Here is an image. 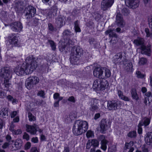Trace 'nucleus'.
I'll list each match as a JSON object with an SVG mask.
<instances>
[{
  "instance_id": "1",
  "label": "nucleus",
  "mask_w": 152,
  "mask_h": 152,
  "mask_svg": "<svg viewBox=\"0 0 152 152\" xmlns=\"http://www.w3.org/2000/svg\"><path fill=\"white\" fill-rule=\"evenodd\" d=\"M104 68L101 67H95L94 69L93 74L94 76L99 78V80H95L93 86V88L96 90H104V77L102 76L103 73Z\"/></svg>"
},
{
  "instance_id": "2",
  "label": "nucleus",
  "mask_w": 152,
  "mask_h": 152,
  "mask_svg": "<svg viewBox=\"0 0 152 152\" xmlns=\"http://www.w3.org/2000/svg\"><path fill=\"white\" fill-rule=\"evenodd\" d=\"M88 127V122L84 121L78 120L75 121L73 127V132L76 136L85 132Z\"/></svg>"
},
{
  "instance_id": "3",
  "label": "nucleus",
  "mask_w": 152,
  "mask_h": 152,
  "mask_svg": "<svg viewBox=\"0 0 152 152\" xmlns=\"http://www.w3.org/2000/svg\"><path fill=\"white\" fill-rule=\"evenodd\" d=\"M37 59L32 55L27 56L26 59V65H24V70L26 74L31 73L37 68L38 63Z\"/></svg>"
},
{
  "instance_id": "4",
  "label": "nucleus",
  "mask_w": 152,
  "mask_h": 152,
  "mask_svg": "<svg viewBox=\"0 0 152 152\" xmlns=\"http://www.w3.org/2000/svg\"><path fill=\"white\" fill-rule=\"evenodd\" d=\"M82 49L79 46H75L71 50L70 62L73 64H75L79 61V58L83 53Z\"/></svg>"
},
{
  "instance_id": "5",
  "label": "nucleus",
  "mask_w": 152,
  "mask_h": 152,
  "mask_svg": "<svg viewBox=\"0 0 152 152\" xmlns=\"http://www.w3.org/2000/svg\"><path fill=\"white\" fill-rule=\"evenodd\" d=\"M75 41H76V39H62L60 41L61 45L59 47L60 51L66 52V49L68 50L69 48H72Z\"/></svg>"
},
{
  "instance_id": "6",
  "label": "nucleus",
  "mask_w": 152,
  "mask_h": 152,
  "mask_svg": "<svg viewBox=\"0 0 152 152\" xmlns=\"http://www.w3.org/2000/svg\"><path fill=\"white\" fill-rule=\"evenodd\" d=\"M142 39H137L134 41V42L137 46H140L141 52L142 54L149 56L151 51V45H148L147 47L146 48Z\"/></svg>"
},
{
  "instance_id": "7",
  "label": "nucleus",
  "mask_w": 152,
  "mask_h": 152,
  "mask_svg": "<svg viewBox=\"0 0 152 152\" xmlns=\"http://www.w3.org/2000/svg\"><path fill=\"white\" fill-rule=\"evenodd\" d=\"M39 81L38 77L36 76H31L28 77L25 83L26 87L28 89H30L33 88Z\"/></svg>"
},
{
  "instance_id": "8",
  "label": "nucleus",
  "mask_w": 152,
  "mask_h": 152,
  "mask_svg": "<svg viewBox=\"0 0 152 152\" xmlns=\"http://www.w3.org/2000/svg\"><path fill=\"white\" fill-rule=\"evenodd\" d=\"M12 70L9 67H4L2 68L0 72V76L4 79H10L12 77Z\"/></svg>"
},
{
  "instance_id": "9",
  "label": "nucleus",
  "mask_w": 152,
  "mask_h": 152,
  "mask_svg": "<svg viewBox=\"0 0 152 152\" xmlns=\"http://www.w3.org/2000/svg\"><path fill=\"white\" fill-rule=\"evenodd\" d=\"M122 103L120 101H109L107 102V107L110 110H115L121 108Z\"/></svg>"
},
{
  "instance_id": "10",
  "label": "nucleus",
  "mask_w": 152,
  "mask_h": 152,
  "mask_svg": "<svg viewBox=\"0 0 152 152\" xmlns=\"http://www.w3.org/2000/svg\"><path fill=\"white\" fill-rule=\"evenodd\" d=\"M25 16L27 19H31L34 17L36 14V9L31 6H28L26 10Z\"/></svg>"
},
{
  "instance_id": "11",
  "label": "nucleus",
  "mask_w": 152,
  "mask_h": 152,
  "mask_svg": "<svg viewBox=\"0 0 152 152\" xmlns=\"http://www.w3.org/2000/svg\"><path fill=\"white\" fill-rule=\"evenodd\" d=\"M11 30L15 32H20L23 28L22 24L20 22H13L10 25Z\"/></svg>"
},
{
  "instance_id": "12",
  "label": "nucleus",
  "mask_w": 152,
  "mask_h": 152,
  "mask_svg": "<svg viewBox=\"0 0 152 152\" xmlns=\"http://www.w3.org/2000/svg\"><path fill=\"white\" fill-rule=\"evenodd\" d=\"M24 68V63L22 64H20L14 69V71L17 75L21 76L26 73Z\"/></svg>"
},
{
  "instance_id": "13",
  "label": "nucleus",
  "mask_w": 152,
  "mask_h": 152,
  "mask_svg": "<svg viewBox=\"0 0 152 152\" xmlns=\"http://www.w3.org/2000/svg\"><path fill=\"white\" fill-rule=\"evenodd\" d=\"M125 1L127 6L133 9L139 6L140 2L139 0H125Z\"/></svg>"
},
{
  "instance_id": "14",
  "label": "nucleus",
  "mask_w": 152,
  "mask_h": 152,
  "mask_svg": "<svg viewBox=\"0 0 152 152\" xmlns=\"http://www.w3.org/2000/svg\"><path fill=\"white\" fill-rule=\"evenodd\" d=\"M57 8L56 6L53 7L50 9L47 10L46 12L47 18H52L57 15Z\"/></svg>"
},
{
  "instance_id": "15",
  "label": "nucleus",
  "mask_w": 152,
  "mask_h": 152,
  "mask_svg": "<svg viewBox=\"0 0 152 152\" xmlns=\"http://www.w3.org/2000/svg\"><path fill=\"white\" fill-rule=\"evenodd\" d=\"M57 8L56 6L53 7L50 9L47 10L46 12L47 18H52L57 15Z\"/></svg>"
},
{
  "instance_id": "16",
  "label": "nucleus",
  "mask_w": 152,
  "mask_h": 152,
  "mask_svg": "<svg viewBox=\"0 0 152 152\" xmlns=\"http://www.w3.org/2000/svg\"><path fill=\"white\" fill-rule=\"evenodd\" d=\"M115 22L118 26L121 27H124L125 24V23L123 20L122 15L119 12L117 13Z\"/></svg>"
},
{
  "instance_id": "17",
  "label": "nucleus",
  "mask_w": 152,
  "mask_h": 152,
  "mask_svg": "<svg viewBox=\"0 0 152 152\" xmlns=\"http://www.w3.org/2000/svg\"><path fill=\"white\" fill-rule=\"evenodd\" d=\"M26 131L27 132H29L32 134H36L37 129L38 128V126L36 124H34L32 126L26 124Z\"/></svg>"
},
{
  "instance_id": "18",
  "label": "nucleus",
  "mask_w": 152,
  "mask_h": 152,
  "mask_svg": "<svg viewBox=\"0 0 152 152\" xmlns=\"http://www.w3.org/2000/svg\"><path fill=\"white\" fill-rule=\"evenodd\" d=\"M91 110L94 111L98 109V100L96 99H93L91 101Z\"/></svg>"
},
{
  "instance_id": "19",
  "label": "nucleus",
  "mask_w": 152,
  "mask_h": 152,
  "mask_svg": "<svg viewBox=\"0 0 152 152\" xmlns=\"http://www.w3.org/2000/svg\"><path fill=\"white\" fill-rule=\"evenodd\" d=\"M145 140L147 144L152 145V132H149L146 134Z\"/></svg>"
},
{
  "instance_id": "20",
  "label": "nucleus",
  "mask_w": 152,
  "mask_h": 152,
  "mask_svg": "<svg viewBox=\"0 0 152 152\" xmlns=\"http://www.w3.org/2000/svg\"><path fill=\"white\" fill-rule=\"evenodd\" d=\"M98 130L100 132L103 133L104 131V119H102L99 124V126L98 128Z\"/></svg>"
},
{
  "instance_id": "21",
  "label": "nucleus",
  "mask_w": 152,
  "mask_h": 152,
  "mask_svg": "<svg viewBox=\"0 0 152 152\" xmlns=\"http://www.w3.org/2000/svg\"><path fill=\"white\" fill-rule=\"evenodd\" d=\"M8 41L10 43L15 46H20V41L18 39H10Z\"/></svg>"
},
{
  "instance_id": "22",
  "label": "nucleus",
  "mask_w": 152,
  "mask_h": 152,
  "mask_svg": "<svg viewBox=\"0 0 152 152\" xmlns=\"http://www.w3.org/2000/svg\"><path fill=\"white\" fill-rule=\"evenodd\" d=\"M0 115L1 117L6 118V116L8 115V109L7 108H3L0 111Z\"/></svg>"
},
{
  "instance_id": "23",
  "label": "nucleus",
  "mask_w": 152,
  "mask_h": 152,
  "mask_svg": "<svg viewBox=\"0 0 152 152\" xmlns=\"http://www.w3.org/2000/svg\"><path fill=\"white\" fill-rule=\"evenodd\" d=\"M114 2V0H105V10L111 7Z\"/></svg>"
},
{
  "instance_id": "24",
  "label": "nucleus",
  "mask_w": 152,
  "mask_h": 152,
  "mask_svg": "<svg viewBox=\"0 0 152 152\" xmlns=\"http://www.w3.org/2000/svg\"><path fill=\"white\" fill-rule=\"evenodd\" d=\"M113 30L108 29L106 31V34H109V37H110L116 38L117 37L116 34L113 32Z\"/></svg>"
},
{
  "instance_id": "25",
  "label": "nucleus",
  "mask_w": 152,
  "mask_h": 152,
  "mask_svg": "<svg viewBox=\"0 0 152 152\" xmlns=\"http://www.w3.org/2000/svg\"><path fill=\"white\" fill-rule=\"evenodd\" d=\"M150 118H145L141 121H140V122H141V124H143V126L144 125L145 126L149 124L150 122Z\"/></svg>"
},
{
  "instance_id": "26",
  "label": "nucleus",
  "mask_w": 152,
  "mask_h": 152,
  "mask_svg": "<svg viewBox=\"0 0 152 152\" xmlns=\"http://www.w3.org/2000/svg\"><path fill=\"white\" fill-rule=\"evenodd\" d=\"M118 94L120 98L125 101H129V99L127 97L124 96L122 92L120 91H118Z\"/></svg>"
},
{
  "instance_id": "27",
  "label": "nucleus",
  "mask_w": 152,
  "mask_h": 152,
  "mask_svg": "<svg viewBox=\"0 0 152 152\" xmlns=\"http://www.w3.org/2000/svg\"><path fill=\"white\" fill-rule=\"evenodd\" d=\"M72 35V34L68 30H66L63 33V35L64 37H71Z\"/></svg>"
},
{
  "instance_id": "28",
  "label": "nucleus",
  "mask_w": 152,
  "mask_h": 152,
  "mask_svg": "<svg viewBox=\"0 0 152 152\" xmlns=\"http://www.w3.org/2000/svg\"><path fill=\"white\" fill-rule=\"evenodd\" d=\"M99 140H101V148L103 150H104V136L103 135H101L99 137Z\"/></svg>"
},
{
  "instance_id": "29",
  "label": "nucleus",
  "mask_w": 152,
  "mask_h": 152,
  "mask_svg": "<svg viewBox=\"0 0 152 152\" xmlns=\"http://www.w3.org/2000/svg\"><path fill=\"white\" fill-rule=\"evenodd\" d=\"M63 19L61 16H58L56 19V23L58 24V26H61L63 24Z\"/></svg>"
},
{
  "instance_id": "30",
  "label": "nucleus",
  "mask_w": 152,
  "mask_h": 152,
  "mask_svg": "<svg viewBox=\"0 0 152 152\" xmlns=\"http://www.w3.org/2000/svg\"><path fill=\"white\" fill-rule=\"evenodd\" d=\"M74 28L75 31L77 32H80L81 31V30L79 27V22L78 20L75 21L74 22Z\"/></svg>"
},
{
  "instance_id": "31",
  "label": "nucleus",
  "mask_w": 152,
  "mask_h": 152,
  "mask_svg": "<svg viewBox=\"0 0 152 152\" xmlns=\"http://www.w3.org/2000/svg\"><path fill=\"white\" fill-rule=\"evenodd\" d=\"M10 79L6 78L4 79V85L5 88H8L10 87H11V84L9 82V79Z\"/></svg>"
},
{
  "instance_id": "32",
  "label": "nucleus",
  "mask_w": 152,
  "mask_h": 152,
  "mask_svg": "<svg viewBox=\"0 0 152 152\" xmlns=\"http://www.w3.org/2000/svg\"><path fill=\"white\" fill-rule=\"evenodd\" d=\"M131 94L132 97L134 99L136 100H137L138 99V97L135 89H134L132 90Z\"/></svg>"
},
{
  "instance_id": "33",
  "label": "nucleus",
  "mask_w": 152,
  "mask_h": 152,
  "mask_svg": "<svg viewBox=\"0 0 152 152\" xmlns=\"http://www.w3.org/2000/svg\"><path fill=\"white\" fill-rule=\"evenodd\" d=\"M90 140L91 145L95 147H97L99 145V142L97 140L93 139Z\"/></svg>"
},
{
  "instance_id": "34",
  "label": "nucleus",
  "mask_w": 152,
  "mask_h": 152,
  "mask_svg": "<svg viewBox=\"0 0 152 152\" xmlns=\"http://www.w3.org/2000/svg\"><path fill=\"white\" fill-rule=\"evenodd\" d=\"M48 43L50 45L52 49L53 50H55L56 49V46L55 42L52 40H49Z\"/></svg>"
},
{
  "instance_id": "35",
  "label": "nucleus",
  "mask_w": 152,
  "mask_h": 152,
  "mask_svg": "<svg viewBox=\"0 0 152 152\" xmlns=\"http://www.w3.org/2000/svg\"><path fill=\"white\" fill-rule=\"evenodd\" d=\"M48 27L49 29L51 31L53 32L56 31L57 30L56 28L55 27H54L51 23H48Z\"/></svg>"
},
{
  "instance_id": "36",
  "label": "nucleus",
  "mask_w": 152,
  "mask_h": 152,
  "mask_svg": "<svg viewBox=\"0 0 152 152\" xmlns=\"http://www.w3.org/2000/svg\"><path fill=\"white\" fill-rule=\"evenodd\" d=\"M133 145V142L131 141L129 143H126L125 144V146L124 148L126 149L130 148Z\"/></svg>"
},
{
  "instance_id": "37",
  "label": "nucleus",
  "mask_w": 152,
  "mask_h": 152,
  "mask_svg": "<svg viewBox=\"0 0 152 152\" xmlns=\"http://www.w3.org/2000/svg\"><path fill=\"white\" fill-rule=\"evenodd\" d=\"M28 117L30 121H34L35 120V117L31 113H28Z\"/></svg>"
},
{
  "instance_id": "38",
  "label": "nucleus",
  "mask_w": 152,
  "mask_h": 152,
  "mask_svg": "<svg viewBox=\"0 0 152 152\" xmlns=\"http://www.w3.org/2000/svg\"><path fill=\"white\" fill-rule=\"evenodd\" d=\"M151 93L150 92H148L147 93H146V96L148 97H145V100L144 101L145 103V104H147V100H148V102L149 104H150V102L148 100V99L149 98V97L151 96Z\"/></svg>"
},
{
  "instance_id": "39",
  "label": "nucleus",
  "mask_w": 152,
  "mask_h": 152,
  "mask_svg": "<svg viewBox=\"0 0 152 152\" xmlns=\"http://www.w3.org/2000/svg\"><path fill=\"white\" fill-rule=\"evenodd\" d=\"M75 117L73 116L72 115H70L68 116H66L65 117V120L67 122L71 121L72 119H73Z\"/></svg>"
},
{
  "instance_id": "40",
  "label": "nucleus",
  "mask_w": 152,
  "mask_h": 152,
  "mask_svg": "<svg viewBox=\"0 0 152 152\" xmlns=\"http://www.w3.org/2000/svg\"><path fill=\"white\" fill-rule=\"evenodd\" d=\"M136 132L135 131H133L129 132L128 134V136L129 137H136Z\"/></svg>"
},
{
  "instance_id": "41",
  "label": "nucleus",
  "mask_w": 152,
  "mask_h": 152,
  "mask_svg": "<svg viewBox=\"0 0 152 152\" xmlns=\"http://www.w3.org/2000/svg\"><path fill=\"white\" fill-rule=\"evenodd\" d=\"M15 127V125L13 124V122H11L10 125L9 126V129L12 132V133L14 131V128Z\"/></svg>"
},
{
  "instance_id": "42",
  "label": "nucleus",
  "mask_w": 152,
  "mask_h": 152,
  "mask_svg": "<svg viewBox=\"0 0 152 152\" xmlns=\"http://www.w3.org/2000/svg\"><path fill=\"white\" fill-rule=\"evenodd\" d=\"M136 75L137 77L141 78L144 77L145 76L144 74H142L141 72L139 71H136Z\"/></svg>"
},
{
  "instance_id": "43",
  "label": "nucleus",
  "mask_w": 152,
  "mask_h": 152,
  "mask_svg": "<svg viewBox=\"0 0 152 152\" xmlns=\"http://www.w3.org/2000/svg\"><path fill=\"white\" fill-rule=\"evenodd\" d=\"M148 22L149 27L151 28L152 31V15L149 16ZM151 34L152 35V33Z\"/></svg>"
},
{
  "instance_id": "44",
  "label": "nucleus",
  "mask_w": 152,
  "mask_h": 152,
  "mask_svg": "<svg viewBox=\"0 0 152 152\" xmlns=\"http://www.w3.org/2000/svg\"><path fill=\"white\" fill-rule=\"evenodd\" d=\"M94 134L93 132L90 130L88 131L86 134V136L88 138L91 137L92 136H94Z\"/></svg>"
},
{
  "instance_id": "45",
  "label": "nucleus",
  "mask_w": 152,
  "mask_h": 152,
  "mask_svg": "<svg viewBox=\"0 0 152 152\" xmlns=\"http://www.w3.org/2000/svg\"><path fill=\"white\" fill-rule=\"evenodd\" d=\"M147 62L146 59L143 58H140L139 61V64L140 65L144 64Z\"/></svg>"
},
{
  "instance_id": "46",
  "label": "nucleus",
  "mask_w": 152,
  "mask_h": 152,
  "mask_svg": "<svg viewBox=\"0 0 152 152\" xmlns=\"http://www.w3.org/2000/svg\"><path fill=\"white\" fill-rule=\"evenodd\" d=\"M143 126L141 122H140L138 125V132L139 134H141L142 132V129L141 126Z\"/></svg>"
},
{
  "instance_id": "47",
  "label": "nucleus",
  "mask_w": 152,
  "mask_h": 152,
  "mask_svg": "<svg viewBox=\"0 0 152 152\" xmlns=\"http://www.w3.org/2000/svg\"><path fill=\"white\" fill-rule=\"evenodd\" d=\"M19 141H16L15 142L14 145L15 147L16 148V149L20 148L21 146V143L20 142H19Z\"/></svg>"
},
{
  "instance_id": "48",
  "label": "nucleus",
  "mask_w": 152,
  "mask_h": 152,
  "mask_svg": "<svg viewBox=\"0 0 152 152\" xmlns=\"http://www.w3.org/2000/svg\"><path fill=\"white\" fill-rule=\"evenodd\" d=\"M121 12L123 15H127L129 13L128 10L126 8H124L122 10Z\"/></svg>"
},
{
  "instance_id": "49",
  "label": "nucleus",
  "mask_w": 152,
  "mask_h": 152,
  "mask_svg": "<svg viewBox=\"0 0 152 152\" xmlns=\"http://www.w3.org/2000/svg\"><path fill=\"white\" fill-rule=\"evenodd\" d=\"M22 131L20 129H18L17 130H15L14 131L12 132L13 134L18 135L22 133Z\"/></svg>"
},
{
  "instance_id": "50",
  "label": "nucleus",
  "mask_w": 152,
  "mask_h": 152,
  "mask_svg": "<svg viewBox=\"0 0 152 152\" xmlns=\"http://www.w3.org/2000/svg\"><path fill=\"white\" fill-rule=\"evenodd\" d=\"M23 139H26V140L28 141L29 139V136L26 132H24L23 136Z\"/></svg>"
},
{
  "instance_id": "51",
  "label": "nucleus",
  "mask_w": 152,
  "mask_h": 152,
  "mask_svg": "<svg viewBox=\"0 0 152 152\" xmlns=\"http://www.w3.org/2000/svg\"><path fill=\"white\" fill-rule=\"evenodd\" d=\"M111 75V73L110 71L108 69L105 70V77H110Z\"/></svg>"
},
{
  "instance_id": "52",
  "label": "nucleus",
  "mask_w": 152,
  "mask_h": 152,
  "mask_svg": "<svg viewBox=\"0 0 152 152\" xmlns=\"http://www.w3.org/2000/svg\"><path fill=\"white\" fill-rule=\"evenodd\" d=\"M18 34L12 33L9 34V38H16L17 37Z\"/></svg>"
},
{
  "instance_id": "53",
  "label": "nucleus",
  "mask_w": 152,
  "mask_h": 152,
  "mask_svg": "<svg viewBox=\"0 0 152 152\" xmlns=\"http://www.w3.org/2000/svg\"><path fill=\"white\" fill-rule=\"evenodd\" d=\"M18 112L16 111H13L10 115L11 117L12 118H14L15 116H16L17 114L18 113Z\"/></svg>"
},
{
  "instance_id": "54",
  "label": "nucleus",
  "mask_w": 152,
  "mask_h": 152,
  "mask_svg": "<svg viewBox=\"0 0 152 152\" xmlns=\"http://www.w3.org/2000/svg\"><path fill=\"white\" fill-rule=\"evenodd\" d=\"M145 31L146 34V37H149L151 35V34L150 33L149 29L148 28H146L145 29Z\"/></svg>"
},
{
  "instance_id": "55",
  "label": "nucleus",
  "mask_w": 152,
  "mask_h": 152,
  "mask_svg": "<svg viewBox=\"0 0 152 152\" xmlns=\"http://www.w3.org/2000/svg\"><path fill=\"white\" fill-rule=\"evenodd\" d=\"M68 100L69 101L72 102L73 103H75V102L74 97L72 96L69 97L68 98Z\"/></svg>"
},
{
  "instance_id": "56",
  "label": "nucleus",
  "mask_w": 152,
  "mask_h": 152,
  "mask_svg": "<svg viewBox=\"0 0 152 152\" xmlns=\"http://www.w3.org/2000/svg\"><path fill=\"white\" fill-rule=\"evenodd\" d=\"M38 96H40L43 97L45 95L44 92L43 91H39L37 94Z\"/></svg>"
},
{
  "instance_id": "57",
  "label": "nucleus",
  "mask_w": 152,
  "mask_h": 152,
  "mask_svg": "<svg viewBox=\"0 0 152 152\" xmlns=\"http://www.w3.org/2000/svg\"><path fill=\"white\" fill-rule=\"evenodd\" d=\"M31 146V143L29 142H27L25 146V148L26 149H29Z\"/></svg>"
},
{
  "instance_id": "58",
  "label": "nucleus",
  "mask_w": 152,
  "mask_h": 152,
  "mask_svg": "<svg viewBox=\"0 0 152 152\" xmlns=\"http://www.w3.org/2000/svg\"><path fill=\"white\" fill-rule=\"evenodd\" d=\"M60 95L58 93H55L53 95V98L54 99H57L58 98Z\"/></svg>"
},
{
  "instance_id": "59",
  "label": "nucleus",
  "mask_w": 152,
  "mask_h": 152,
  "mask_svg": "<svg viewBox=\"0 0 152 152\" xmlns=\"http://www.w3.org/2000/svg\"><path fill=\"white\" fill-rule=\"evenodd\" d=\"M0 96L2 98H4L6 96V94L5 93L2 91H0Z\"/></svg>"
},
{
  "instance_id": "60",
  "label": "nucleus",
  "mask_w": 152,
  "mask_h": 152,
  "mask_svg": "<svg viewBox=\"0 0 152 152\" xmlns=\"http://www.w3.org/2000/svg\"><path fill=\"white\" fill-rule=\"evenodd\" d=\"M38 139L37 137H33L31 139V141L34 143H37L38 142Z\"/></svg>"
},
{
  "instance_id": "61",
  "label": "nucleus",
  "mask_w": 152,
  "mask_h": 152,
  "mask_svg": "<svg viewBox=\"0 0 152 152\" xmlns=\"http://www.w3.org/2000/svg\"><path fill=\"white\" fill-rule=\"evenodd\" d=\"M91 145L90 142V140H89L88 141V142L86 144V148L88 149H89L91 147Z\"/></svg>"
},
{
  "instance_id": "62",
  "label": "nucleus",
  "mask_w": 152,
  "mask_h": 152,
  "mask_svg": "<svg viewBox=\"0 0 152 152\" xmlns=\"http://www.w3.org/2000/svg\"><path fill=\"white\" fill-rule=\"evenodd\" d=\"M9 145V144L8 143L5 142L2 146V148L4 149L7 148Z\"/></svg>"
},
{
  "instance_id": "63",
  "label": "nucleus",
  "mask_w": 152,
  "mask_h": 152,
  "mask_svg": "<svg viewBox=\"0 0 152 152\" xmlns=\"http://www.w3.org/2000/svg\"><path fill=\"white\" fill-rule=\"evenodd\" d=\"M19 121V117L18 116L16 117L15 118H14L13 119V122H18Z\"/></svg>"
},
{
  "instance_id": "64",
  "label": "nucleus",
  "mask_w": 152,
  "mask_h": 152,
  "mask_svg": "<svg viewBox=\"0 0 152 152\" xmlns=\"http://www.w3.org/2000/svg\"><path fill=\"white\" fill-rule=\"evenodd\" d=\"M31 152H38L36 148L33 147L31 148Z\"/></svg>"
}]
</instances>
